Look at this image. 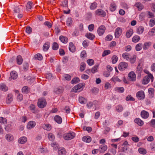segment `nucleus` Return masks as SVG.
I'll use <instances>...</instances> for the list:
<instances>
[{
  "instance_id": "69168bd1",
  "label": "nucleus",
  "mask_w": 155,
  "mask_h": 155,
  "mask_svg": "<svg viewBox=\"0 0 155 155\" xmlns=\"http://www.w3.org/2000/svg\"><path fill=\"white\" fill-rule=\"evenodd\" d=\"M149 124L150 126L155 128V119H152L149 122Z\"/></svg>"
},
{
  "instance_id": "c03bdc74",
  "label": "nucleus",
  "mask_w": 155,
  "mask_h": 155,
  "mask_svg": "<svg viewBox=\"0 0 155 155\" xmlns=\"http://www.w3.org/2000/svg\"><path fill=\"white\" fill-rule=\"evenodd\" d=\"M35 59H36L38 60L41 61L43 57L42 55L40 54H35L34 57Z\"/></svg>"
},
{
  "instance_id": "72a5a7b5",
  "label": "nucleus",
  "mask_w": 155,
  "mask_h": 155,
  "mask_svg": "<svg viewBox=\"0 0 155 155\" xmlns=\"http://www.w3.org/2000/svg\"><path fill=\"white\" fill-rule=\"evenodd\" d=\"M8 87L4 84H0V90L2 91H6L8 90Z\"/></svg>"
},
{
  "instance_id": "e2e57ef3",
  "label": "nucleus",
  "mask_w": 155,
  "mask_h": 155,
  "mask_svg": "<svg viewBox=\"0 0 155 155\" xmlns=\"http://www.w3.org/2000/svg\"><path fill=\"white\" fill-rule=\"evenodd\" d=\"M87 62L90 66L94 64V61L92 59H89L87 60Z\"/></svg>"
},
{
  "instance_id": "ddd939ff",
  "label": "nucleus",
  "mask_w": 155,
  "mask_h": 155,
  "mask_svg": "<svg viewBox=\"0 0 155 155\" xmlns=\"http://www.w3.org/2000/svg\"><path fill=\"white\" fill-rule=\"evenodd\" d=\"M122 30L120 28L118 27L115 29L114 33L115 37L118 38L121 35L122 33Z\"/></svg>"
},
{
  "instance_id": "37998d69",
  "label": "nucleus",
  "mask_w": 155,
  "mask_h": 155,
  "mask_svg": "<svg viewBox=\"0 0 155 155\" xmlns=\"http://www.w3.org/2000/svg\"><path fill=\"white\" fill-rule=\"evenodd\" d=\"M66 153V150L64 148L61 149L58 151V153L59 155H65Z\"/></svg>"
},
{
  "instance_id": "f3484780",
  "label": "nucleus",
  "mask_w": 155,
  "mask_h": 155,
  "mask_svg": "<svg viewBox=\"0 0 155 155\" xmlns=\"http://www.w3.org/2000/svg\"><path fill=\"white\" fill-rule=\"evenodd\" d=\"M107 146L104 144L100 145L99 147V151L101 153H104L107 149Z\"/></svg>"
},
{
  "instance_id": "13d9d810",
  "label": "nucleus",
  "mask_w": 155,
  "mask_h": 155,
  "mask_svg": "<svg viewBox=\"0 0 155 155\" xmlns=\"http://www.w3.org/2000/svg\"><path fill=\"white\" fill-rule=\"evenodd\" d=\"M126 100L127 101H134L135 100V99L134 98L132 97L130 95H128L126 97Z\"/></svg>"
},
{
  "instance_id": "c85d7f7f",
  "label": "nucleus",
  "mask_w": 155,
  "mask_h": 155,
  "mask_svg": "<svg viewBox=\"0 0 155 155\" xmlns=\"http://www.w3.org/2000/svg\"><path fill=\"white\" fill-rule=\"evenodd\" d=\"M59 39L64 43H66L68 41V38L65 36L61 35L59 37Z\"/></svg>"
},
{
  "instance_id": "412c9836",
  "label": "nucleus",
  "mask_w": 155,
  "mask_h": 155,
  "mask_svg": "<svg viewBox=\"0 0 155 155\" xmlns=\"http://www.w3.org/2000/svg\"><path fill=\"white\" fill-rule=\"evenodd\" d=\"M63 91V89L61 87H59L55 88L54 91V93L57 94H60Z\"/></svg>"
},
{
  "instance_id": "9d476101",
  "label": "nucleus",
  "mask_w": 155,
  "mask_h": 155,
  "mask_svg": "<svg viewBox=\"0 0 155 155\" xmlns=\"http://www.w3.org/2000/svg\"><path fill=\"white\" fill-rule=\"evenodd\" d=\"M128 64L125 62H122L119 64L118 68L120 71H123L127 68Z\"/></svg>"
},
{
  "instance_id": "e433bc0d",
  "label": "nucleus",
  "mask_w": 155,
  "mask_h": 155,
  "mask_svg": "<svg viewBox=\"0 0 155 155\" xmlns=\"http://www.w3.org/2000/svg\"><path fill=\"white\" fill-rule=\"evenodd\" d=\"M116 110L118 112H120L122 111L123 110V107L120 104H119L116 106L115 107Z\"/></svg>"
},
{
  "instance_id": "b1692460",
  "label": "nucleus",
  "mask_w": 155,
  "mask_h": 155,
  "mask_svg": "<svg viewBox=\"0 0 155 155\" xmlns=\"http://www.w3.org/2000/svg\"><path fill=\"white\" fill-rule=\"evenodd\" d=\"M148 92L150 97L152 98L153 97L154 95V89L152 88H150L148 89Z\"/></svg>"
},
{
  "instance_id": "20e7f679",
  "label": "nucleus",
  "mask_w": 155,
  "mask_h": 155,
  "mask_svg": "<svg viewBox=\"0 0 155 155\" xmlns=\"http://www.w3.org/2000/svg\"><path fill=\"white\" fill-rule=\"evenodd\" d=\"M85 85L84 83H81L74 86L71 90V91L74 92H80L81 91V89Z\"/></svg>"
},
{
  "instance_id": "2eb2a0df",
  "label": "nucleus",
  "mask_w": 155,
  "mask_h": 155,
  "mask_svg": "<svg viewBox=\"0 0 155 155\" xmlns=\"http://www.w3.org/2000/svg\"><path fill=\"white\" fill-rule=\"evenodd\" d=\"M140 115L142 118L146 119L149 117V113L147 111L145 110H143L141 111Z\"/></svg>"
},
{
  "instance_id": "2f4dec72",
  "label": "nucleus",
  "mask_w": 155,
  "mask_h": 155,
  "mask_svg": "<svg viewBox=\"0 0 155 155\" xmlns=\"http://www.w3.org/2000/svg\"><path fill=\"white\" fill-rule=\"evenodd\" d=\"M85 36L88 39L93 40L95 38L94 35L93 34L91 33H87L85 34Z\"/></svg>"
},
{
  "instance_id": "f257e3e1",
  "label": "nucleus",
  "mask_w": 155,
  "mask_h": 155,
  "mask_svg": "<svg viewBox=\"0 0 155 155\" xmlns=\"http://www.w3.org/2000/svg\"><path fill=\"white\" fill-rule=\"evenodd\" d=\"M47 105V102L45 99L40 98L38 99L37 105L38 107L40 108H43Z\"/></svg>"
},
{
  "instance_id": "a878e982",
  "label": "nucleus",
  "mask_w": 155,
  "mask_h": 155,
  "mask_svg": "<svg viewBox=\"0 0 155 155\" xmlns=\"http://www.w3.org/2000/svg\"><path fill=\"white\" fill-rule=\"evenodd\" d=\"M152 42L150 41H148L145 42L144 43L143 45V49L144 50H146L150 47L152 45Z\"/></svg>"
},
{
  "instance_id": "603ef678",
  "label": "nucleus",
  "mask_w": 155,
  "mask_h": 155,
  "mask_svg": "<svg viewBox=\"0 0 155 155\" xmlns=\"http://www.w3.org/2000/svg\"><path fill=\"white\" fill-rule=\"evenodd\" d=\"M32 3L31 2H28L26 5V9L27 10L29 11L32 8Z\"/></svg>"
},
{
  "instance_id": "cd10ccee",
  "label": "nucleus",
  "mask_w": 155,
  "mask_h": 155,
  "mask_svg": "<svg viewBox=\"0 0 155 155\" xmlns=\"http://www.w3.org/2000/svg\"><path fill=\"white\" fill-rule=\"evenodd\" d=\"M69 49L71 52H74L75 51V47L72 42H70L69 44Z\"/></svg>"
},
{
  "instance_id": "680f3d73",
  "label": "nucleus",
  "mask_w": 155,
  "mask_h": 155,
  "mask_svg": "<svg viewBox=\"0 0 155 155\" xmlns=\"http://www.w3.org/2000/svg\"><path fill=\"white\" fill-rule=\"evenodd\" d=\"M83 129L84 130H87L88 132H90L92 131V129L90 127H87L86 126H83Z\"/></svg>"
},
{
  "instance_id": "09e8293b",
  "label": "nucleus",
  "mask_w": 155,
  "mask_h": 155,
  "mask_svg": "<svg viewBox=\"0 0 155 155\" xmlns=\"http://www.w3.org/2000/svg\"><path fill=\"white\" fill-rule=\"evenodd\" d=\"M43 127L44 129L48 131L50 130L51 129V126L49 124H44Z\"/></svg>"
},
{
  "instance_id": "052dcab7",
  "label": "nucleus",
  "mask_w": 155,
  "mask_h": 155,
  "mask_svg": "<svg viewBox=\"0 0 155 155\" xmlns=\"http://www.w3.org/2000/svg\"><path fill=\"white\" fill-rule=\"evenodd\" d=\"M97 7V4L96 3L94 2L91 4L90 6V8L91 10L95 9Z\"/></svg>"
},
{
  "instance_id": "ea45409f",
  "label": "nucleus",
  "mask_w": 155,
  "mask_h": 155,
  "mask_svg": "<svg viewBox=\"0 0 155 155\" xmlns=\"http://www.w3.org/2000/svg\"><path fill=\"white\" fill-rule=\"evenodd\" d=\"M140 39V37L138 35L134 36L132 38V41L133 42L136 43L139 41Z\"/></svg>"
},
{
  "instance_id": "a19ab883",
  "label": "nucleus",
  "mask_w": 155,
  "mask_h": 155,
  "mask_svg": "<svg viewBox=\"0 0 155 155\" xmlns=\"http://www.w3.org/2000/svg\"><path fill=\"white\" fill-rule=\"evenodd\" d=\"M136 59V56L135 55H134L130 58V59L129 61L131 64H133L135 62Z\"/></svg>"
},
{
  "instance_id": "4be33fe9",
  "label": "nucleus",
  "mask_w": 155,
  "mask_h": 155,
  "mask_svg": "<svg viewBox=\"0 0 155 155\" xmlns=\"http://www.w3.org/2000/svg\"><path fill=\"white\" fill-rule=\"evenodd\" d=\"M82 140L86 143H89L91 141V138L89 136H86L83 137Z\"/></svg>"
},
{
  "instance_id": "4468645a",
  "label": "nucleus",
  "mask_w": 155,
  "mask_h": 155,
  "mask_svg": "<svg viewBox=\"0 0 155 155\" xmlns=\"http://www.w3.org/2000/svg\"><path fill=\"white\" fill-rule=\"evenodd\" d=\"M36 125V122L34 121H31L28 122L27 125V128L31 129L34 127Z\"/></svg>"
},
{
  "instance_id": "bb28decb",
  "label": "nucleus",
  "mask_w": 155,
  "mask_h": 155,
  "mask_svg": "<svg viewBox=\"0 0 155 155\" xmlns=\"http://www.w3.org/2000/svg\"><path fill=\"white\" fill-rule=\"evenodd\" d=\"M133 30L131 28L130 29H129L126 32V37L127 38H130L133 35Z\"/></svg>"
},
{
  "instance_id": "423d86ee",
  "label": "nucleus",
  "mask_w": 155,
  "mask_h": 155,
  "mask_svg": "<svg viewBox=\"0 0 155 155\" xmlns=\"http://www.w3.org/2000/svg\"><path fill=\"white\" fill-rule=\"evenodd\" d=\"M136 97L139 100H143L145 97L144 91H140L136 94Z\"/></svg>"
},
{
  "instance_id": "5fc2aeb1",
  "label": "nucleus",
  "mask_w": 155,
  "mask_h": 155,
  "mask_svg": "<svg viewBox=\"0 0 155 155\" xmlns=\"http://www.w3.org/2000/svg\"><path fill=\"white\" fill-rule=\"evenodd\" d=\"M111 51L110 50H104L102 54V56L104 57L106 55H107L110 53Z\"/></svg>"
},
{
  "instance_id": "f704fd0d",
  "label": "nucleus",
  "mask_w": 155,
  "mask_h": 155,
  "mask_svg": "<svg viewBox=\"0 0 155 155\" xmlns=\"http://www.w3.org/2000/svg\"><path fill=\"white\" fill-rule=\"evenodd\" d=\"M116 5L115 3L112 2L111 3L110 5V10L113 12L116 9Z\"/></svg>"
},
{
  "instance_id": "864d4df0",
  "label": "nucleus",
  "mask_w": 155,
  "mask_h": 155,
  "mask_svg": "<svg viewBox=\"0 0 155 155\" xmlns=\"http://www.w3.org/2000/svg\"><path fill=\"white\" fill-rule=\"evenodd\" d=\"M72 23V20L71 18H68L66 21V24L68 26H70Z\"/></svg>"
},
{
  "instance_id": "0eeeda50",
  "label": "nucleus",
  "mask_w": 155,
  "mask_h": 155,
  "mask_svg": "<svg viewBox=\"0 0 155 155\" xmlns=\"http://www.w3.org/2000/svg\"><path fill=\"white\" fill-rule=\"evenodd\" d=\"M128 79L131 81H134L136 80V75L134 72L132 71L128 74Z\"/></svg>"
},
{
  "instance_id": "79ce46f5",
  "label": "nucleus",
  "mask_w": 155,
  "mask_h": 155,
  "mask_svg": "<svg viewBox=\"0 0 155 155\" xmlns=\"http://www.w3.org/2000/svg\"><path fill=\"white\" fill-rule=\"evenodd\" d=\"M22 59L20 55H18L17 57V62L18 64H21L22 62Z\"/></svg>"
},
{
  "instance_id": "6e6552de",
  "label": "nucleus",
  "mask_w": 155,
  "mask_h": 155,
  "mask_svg": "<svg viewBox=\"0 0 155 155\" xmlns=\"http://www.w3.org/2000/svg\"><path fill=\"white\" fill-rule=\"evenodd\" d=\"M106 30V28L104 25L100 26L98 28L97 30V32L100 36H102Z\"/></svg>"
},
{
  "instance_id": "c756f323",
  "label": "nucleus",
  "mask_w": 155,
  "mask_h": 155,
  "mask_svg": "<svg viewBox=\"0 0 155 155\" xmlns=\"http://www.w3.org/2000/svg\"><path fill=\"white\" fill-rule=\"evenodd\" d=\"M27 138L25 137H21L18 140V142L21 144H24L27 141Z\"/></svg>"
},
{
  "instance_id": "49530a36",
  "label": "nucleus",
  "mask_w": 155,
  "mask_h": 155,
  "mask_svg": "<svg viewBox=\"0 0 155 155\" xmlns=\"http://www.w3.org/2000/svg\"><path fill=\"white\" fill-rule=\"evenodd\" d=\"M80 81L79 78L77 77L73 78L71 81V83L72 84H76Z\"/></svg>"
},
{
  "instance_id": "6ab92c4d",
  "label": "nucleus",
  "mask_w": 155,
  "mask_h": 155,
  "mask_svg": "<svg viewBox=\"0 0 155 155\" xmlns=\"http://www.w3.org/2000/svg\"><path fill=\"white\" fill-rule=\"evenodd\" d=\"M134 121L140 126H142L144 124L143 121L139 118H135L134 120Z\"/></svg>"
},
{
  "instance_id": "393cba45",
  "label": "nucleus",
  "mask_w": 155,
  "mask_h": 155,
  "mask_svg": "<svg viewBox=\"0 0 155 155\" xmlns=\"http://www.w3.org/2000/svg\"><path fill=\"white\" fill-rule=\"evenodd\" d=\"M30 88L27 86L23 87L21 89L22 92L24 94H28L30 92Z\"/></svg>"
},
{
  "instance_id": "3c124183",
  "label": "nucleus",
  "mask_w": 155,
  "mask_h": 155,
  "mask_svg": "<svg viewBox=\"0 0 155 155\" xmlns=\"http://www.w3.org/2000/svg\"><path fill=\"white\" fill-rule=\"evenodd\" d=\"M48 137L49 140L51 141H53L55 139V137L54 135L51 133L48 134Z\"/></svg>"
},
{
  "instance_id": "dca6fc26",
  "label": "nucleus",
  "mask_w": 155,
  "mask_h": 155,
  "mask_svg": "<svg viewBox=\"0 0 155 155\" xmlns=\"http://www.w3.org/2000/svg\"><path fill=\"white\" fill-rule=\"evenodd\" d=\"M142 71V68L140 65L139 64L136 68V73L138 74V77L140 78L141 77V74Z\"/></svg>"
},
{
  "instance_id": "a211bd4d",
  "label": "nucleus",
  "mask_w": 155,
  "mask_h": 155,
  "mask_svg": "<svg viewBox=\"0 0 155 155\" xmlns=\"http://www.w3.org/2000/svg\"><path fill=\"white\" fill-rule=\"evenodd\" d=\"M147 35L149 37L155 36V27L152 28L149 30L147 33Z\"/></svg>"
},
{
  "instance_id": "bf43d9fd",
  "label": "nucleus",
  "mask_w": 155,
  "mask_h": 155,
  "mask_svg": "<svg viewBox=\"0 0 155 155\" xmlns=\"http://www.w3.org/2000/svg\"><path fill=\"white\" fill-rule=\"evenodd\" d=\"M49 48V45L48 44L45 43L43 46V48L44 51H47Z\"/></svg>"
},
{
  "instance_id": "a18cd8bd",
  "label": "nucleus",
  "mask_w": 155,
  "mask_h": 155,
  "mask_svg": "<svg viewBox=\"0 0 155 155\" xmlns=\"http://www.w3.org/2000/svg\"><path fill=\"white\" fill-rule=\"evenodd\" d=\"M118 57L116 55H114L111 58L112 63L113 64L116 63L118 60Z\"/></svg>"
},
{
  "instance_id": "9b49d317",
  "label": "nucleus",
  "mask_w": 155,
  "mask_h": 155,
  "mask_svg": "<svg viewBox=\"0 0 155 155\" xmlns=\"http://www.w3.org/2000/svg\"><path fill=\"white\" fill-rule=\"evenodd\" d=\"M22 6L18 5H14L12 6L13 12L15 13H18L20 12Z\"/></svg>"
},
{
  "instance_id": "4d7b16f0",
  "label": "nucleus",
  "mask_w": 155,
  "mask_h": 155,
  "mask_svg": "<svg viewBox=\"0 0 155 155\" xmlns=\"http://www.w3.org/2000/svg\"><path fill=\"white\" fill-rule=\"evenodd\" d=\"M98 66L95 65L91 69V71L93 73H94L97 71Z\"/></svg>"
},
{
  "instance_id": "1a4fd4ad",
  "label": "nucleus",
  "mask_w": 155,
  "mask_h": 155,
  "mask_svg": "<svg viewBox=\"0 0 155 155\" xmlns=\"http://www.w3.org/2000/svg\"><path fill=\"white\" fill-rule=\"evenodd\" d=\"M17 73L15 71H12L10 73V77L8 79V80L9 81H11L12 79H16L17 78Z\"/></svg>"
},
{
  "instance_id": "0e129e2a",
  "label": "nucleus",
  "mask_w": 155,
  "mask_h": 155,
  "mask_svg": "<svg viewBox=\"0 0 155 155\" xmlns=\"http://www.w3.org/2000/svg\"><path fill=\"white\" fill-rule=\"evenodd\" d=\"M139 152L142 154H144L146 153V150L142 148H140L138 149Z\"/></svg>"
},
{
  "instance_id": "c9c22d12",
  "label": "nucleus",
  "mask_w": 155,
  "mask_h": 155,
  "mask_svg": "<svg viewBox=\"0 0 155 155\" xmlns=\"http://www.w3.org/2000/svg\"><path fill=\"white\" fill-rule=\"evenodd\" d=\"M144 28L143 26H140L138 27L137 29V32L138 34H142L143 32Z\"/></svg>"
},
{
  "instance_id": "aec40b11",
  "label": "nucleus",
  "mask_w": 155,
  "mask_h": 155,
  "mask_svg": "<svg viewBox=\"0 0 155 155\" xmlns=\"http://www.w3.org/2000/svg\"><path fill=\"white\" fill-rule=\"evenodd\" d=\"M5 138L8 142H11L13 140L14 137L10 134H7L5 136Z\"/></svg>"
},
{
  "instance_id": "58836bf2",
  "label": "nucleus",
  "mask_w": 155,
  "mask_h": 155,
  "mask_svg": "<svg viewBox=\"0 0 155 155\" xmlns=\"http://www.w3.org/2000/svg\"><path fill=\"white\" fill-rule=\"evenodd\" d=\"M79 102L82 104H85L87 101L86 99L85 98L81 96L79 98Z\"/></svg>"
},
{
  "instance_id": "7c9ffc66",
  "label": "nucleus",
  "mask_w": 155,
  "mask_h": 155,
  "mask_svg": "<svg viewBox=\"0 0 155 155\" xmlns=\"http://www.w3.org/2000/svg\"><path fill=\"white\" fill-rule=\"evenodd\" d=\"M54 120L58 124H60L62 122V119L61 117L58 115H56L54 118Z\"/></svg>"
},
{
  "instance_id": "4c0bfd02",
  "label": "nucleus",
  "mask_w": 155,
  "mask_h": 155,
  "mask_svg": "<svg viewBox=\"0 0 155 155\" xmlns=\"http://www.w3.org/2000/svg\"><path fill=\"white\" fill-rule=\"evenodd\" d=\"M135 6L138 8L139 10H142L143 8V5L139 2L136 3L135 4Z\"/></svg>"
},
{
  "instance_id": "5701e85b",
  "label": "nucleus",
  "mask_w": 155,
  "mask_h": 155,
  "mask_svg": "<svg viewBox=\"0 0 155 155\" xmlns=\"http://www.w3.org/2000/svg\"><path fill=\"white\" fill-rule=\"evenodd\" d=\"M13 100V95L11 94H8L6 98V102L7 104L10 103Z\"/></svg>"
},
{
  "instance_id": "39448f33",
  "label": "nucleus",
  "mask_w": 155,
  "mask_h": 155,
  "mask_svg": "<svg viewBox=\"0 0 155 155\" xmlns=\"http://www.w3.org/2000/svg\"><path fill=\"white\" fill-rule=\"evenodd\" d=\"M95 13L96 15L102 17H104L106 15V12L101 9H99L96 10Z\"/></svg>"
},
{
  "instance_id": "8fccbe9b",
  "label": "nucleus",
  "mask_w": 155,
  "mask_h": 155,
  "mask_svg": "<svg viewBox=\"0 0 155 155\" xmlns=\"http://www.w3.org/2000/svg\"><path fill=\"white\" fill-rule=\"evenodd\" d=\"M142 43H139L137 44L135 47V49L137 51H140L142 48Z\"/></svg>"
},
{
  "instance_id": "338daca9",
  "label": "nucleus",
  "mask_w": 155,
  "mask_h": 155,
  "mask_svg": "<svg viewBox=\"0 0 155 155\" xmlns=\"http://www.w3.org/2000/svg\"><path fill=\"white\" fill-rule=\"evenodd\" d=\"M0 123L5 124L7 123V120L5 118L1 117H0Z\"/></svg>"
},
{
  "instance_id": "f8f14e48",
  "label": "nucleus",
  "mask_w": 155,
  "mask_h": 155,
  "mask_svg": "<svg viewBox=\"0 0 155 155\" xmlns=\"http://www.w3.org/2000/svg\"><path fill=\"white\" fill-rule=\"evenodd\" d=\"M29 110L33 113L37 114L38 112V111L35 105L34 104H30L29 107Z\"/></svg>"
},
{
  "instance_id": "f03ea898",
  "label": "nucleus",
  "mask_w": 155,
  "mask_h": 155,
  "mask_svg": "<svg viewBox=\"0 0 155 155\" xmlns=\"http://www.w3.org/2000/svg\"><path fill=\"white\" fill-rule=\"evenodd\" d=\"M154 78L152 74H149V75L145 76L143 78L142 81V83L144 84H147L151 80L152 81H153Z\"/></svg>"
},
{
  "instance_id": "7ed1b4c3",
  "label": "nucleus",
  "mask_w": 155,
  "mask_h": 155,
  "mask_svg": "<svg viewBox=\"0 0 155 155\" xmlns=\"http://www.w3.org/2000/svg\"><path fill=\"white\" fill-rule=\"evenodd\" d=\"M75 136V134L74 132L64 134L63 137L66 140H69L74 138Z\"/></svg>"
},
{
  "instance_id": "774afa93",
  "label": "nucleus",
  "mask_w": 155,
  "mask_h": 155,
  "mask_svg": "<svg viewBox=\"0 0 155 155\" xmlns=\"http://www.w3.org/2000/svg\"><path fill=\"white\" fill-rule=\"evenodd\" d=\"M149 25L151 27H153L155 25V19H151L150 20L149 23Z\"/></svg>"
},
{
  "instance_id": "6e6d98bb",
  "label": "nucleus",
  "mask_w": 155,
  "mask_h": 155,
  "mask_svg": "<svg viewBox=\"0 0 155 155\" xmlns=\"http://www.w3.org/2000/svg\"><path fill=\"white\" fill-rule=\"evenodd\" d=\"M58 48L59 45L57 43L55 42L53 43L52 48L54 50H57L58 49Z\"/></svg>"
},
{
  "instance_id": "de8ad7c7",
  "label": "nucleus",
  "mask_w": 155,
  "mask_h": 155,
  "mask_svg": "<svg viewBox=\"0 0 155 155\" xmlns=\"http://www.w3.org/2000/svg\"><path fill=\"white\" fill-rule=\"evenodd\" d=\"M86 67V64L84 62L81 63L80 66V70L81 71H83L85 69Z\"/></svg>"
},
{
  "instance_id": "473e14b6",
  "label": "nucleus",
  "mask_w": 155,
  "mask_h": 155,
  "mask_svg": "<svg viewBox=\"0 0 155 155\" xmlns=\"http://www.w3.org/2000/svg\"><path fill=\"white\" fill-rule=\"evenodd\" d=\"M129 56V54L127 52L124 53L122 55L123 58L127 61L130 59Z\"/></svg>"
}]
</instances>
